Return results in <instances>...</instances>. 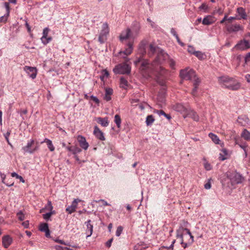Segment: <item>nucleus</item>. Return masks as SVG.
Here are the masks:
<instances>
[{
	"instance_id": "a19ab883",
	"label": "nucleus",
	"mask_w": 250,
	"mask_h": 250,
	"mask_svg": "<svg viewBox=\"0 0 250 250\" xmlns=\"http://www.w3.org/2000/svg\"><path fill=\"white\" fill-rule=\"evenodd\" d=\"M205 163L204 164V167L207 170H210L212 169V167L211 165L206 161L205 159Z\"/></svg>"
},
{
	"instance_id": "f3484780",
	"label": "nucleus",
	"mask_w": 250,
	"mask_h": 250,
	"mask_svg": "<svg viewBox=\"0 0 250 250\" xmlns=\"http://www.w3.org/2000/svg\"><path fill=\"white\" fill-rule=\"evenodd\" d=\"M131 37V30L129 28H127L125 30L122 31L120 35V40L123 42L124 40L128 39Z\"/></svg>"
},
{
	"instance_id": "aec40b11",
	"label": "nucleus",
	"mask_w": 250,
	"mask_h": 250,
	"mask_svg": "<svg viewBox=\"0 0 250 250\" xmlns=\"http://www.w3.org/2000/svg\"><path fill=\"white\" fill-rule=\"evenodd\" d=\"M214 21V18L210 15H208L203 19L202 23L204 25H208L213 23Z\"/></svg>"
},
{
	"instance_id": "f03ea898",
	"label": "nucleus",
	"mask_w": 250,
	"mask_h": 250,
	"mask_svg": "<svg viewBox=\"0 0 250 250\" xmlns=\"http://www.w3.org/2000/svg\"><path fill=\"white\" fill-rule=\"evenodd\" d=\"M168 59V55L163 50H158L155 59L152 62V65H155L158 68V74L160 75L164 74L166 69L161 65Z\"/></svg>"
},
{
	"instance_id": "20e7f679",
	"label": "nucleus",
	"mask_w": 250,
	"mask_h": 250,
	"mask_svg": "<svg viewBox=\"0 0 250 250\" xmlns=\"http://www.w3.org/2000/svg\"><path fill=\"white\" fill-rule=\"evenodd\" d=\"M113 71L116 74H129L131 71V67L126 62H124L116 65Z\"/></svg>"
},
{
	"instance_id": "2eb2a0df",
	"label": "nucleus",
	"mask_w": 250,
	"mask_h": 250,
	"mask_svg": "<svg viewBox=\"0 0 250 250\" xmlns=\"http://www.w3.org/2000/svg\"><path fill=\"white\" fill-rule=\"evenodd\" d=\"M34 140L33 139H31L28 142L26 146L22 147V150L24 151V153H29L30 154L33 153V148H32L31 147L34 144Z\"/></svg>"
},
{
	"instance_id": "473e14b6",
	"label": "nucleus",
	"mask_w": 250,
	"mask_h": 250,
	"mask_svg": "<svg viewBox=\"0 0 250 250\" xmlns=\"http://www.w3.org/2000/svg\"><path fill=\"white\" fill-rule=\"evenodd\" d=\"M194 55L200 60H204L206 58V55L201 51H195Z\"/></svg>"
},
{
	"instance_id": "0e129e2a",
	"label": "nucleus",
	"mask_w": 250,
	"mask_h": 250,
	"mask_svg": "<svg viewBox=\"0 0 250 250\" xmlns=\"http://www.w3.org/2000/svg\"><path fill=\"white\" fill-rule=\"evenodd\" d=\"M7 16L6 17L5 16H1L0 17V22H5L7 20Z\"/></svg>"
},
{
	"instance_id": "f257e3e1",
	"label": "nucleus",
	"mask_w": 250,
	"mask_h": 250,
	"mask_svg": "<svg viewBox=\"0 0 250 250\" xmlns=\"http://www.w3.org/2000/svg\"><path fill=\"white\" fill-rule=\"evenodd\" d=\"M180 75L183 79L186 80L193 81L194 88L192 90L191 94L194 96H195L198 86L200 83V81L199 78L196 77L195 72L192 69H190L188 71L187 69L181 70L180 71Z\"/></svg>"
},
{
	"instance_id": "ea45409f",
	"label": "nucleus",
	"mask_w": 250,
	"mask_h": 250,
	"mask_svg": "<svg viewBox=\"0 0 250 250\" xmlns=\"http://www.w3.org/2000/svg\"><path fill=\"white\" fill-rule=\"evenodd\" d=\"M167 62L169 65V66L171 68H174V66L175 65V61L172 59H170L168 58V59H167Z\"/></svg>"
},
{
	"instance_id": "4d7b16f0",
	"label": "nucleus",
	"mask_w": 250,
	"mask_h": 250,
	"mask_svg": "<svg viewBox=\"0 0 250 250\" xmlns=\"http://www.w3.org/2000/svg\"><path fill=\"white\" fill-rule=\"evenodd\" d=\"M113 239L112 238L111 239H110L109 240H108L106 243H105V246L108 247V248H109L111 247V243L113 241Z\"/></svg>"
},
{
	"instance_id": "2f4dec72",
	"label": "nucleus",
	"mask_w": 250,
	"mask_h": 250,
	"mask_svg": "<svg viewBox=\"0 0 250 250\" xmlns=\"http://www.w3.org/2000/svg\"><path fill=\"white\" fill-rule=\"evenodd\" d=\"M147 44L146 40H143L139 44V49L143 53H146L145 46Z\"/></svg>"
},
{
	"instance_id": "7ed1b4c3",
	"label": "nucleus",
	"mask_w": 250,
	"mask_h": 250,
	"mask_svg": "<svg viewBox=\"0 0 250 250\" xmlns=\"http://www.w3.org/2000/svg\"><path fill=\"white\" fill-rule=\"evenodd\" d=\"M220 83L223 84L222 87L232 90H237L241 87V84L236 80L228 76L219 77Z\"/></svg>"
},
{
	"instance_id": "69168bd1",
	"label": "nucleus",
	"mask_w": 250,
	"mask_h": 250,
	"mask_svg": "<svg viewBox=\"0 0 250 250\" xmlns=\"http://www.w3.org/2000/svg\"><path fill=\"white\" fill-rule=\"evenodd\" d=\"M199 8L201 9H204L206 10L208 8V6L205 3H203L202 5L199 7Z\"/></svg>"
},
{
	"instance_id": "39448f33",
	"label": "nucleus",
	"mask_w": 250,
	"mask_h": 250,
	"mask_svg": "<svg viewBox=\"0 0 250 250\" xmlns=\"http://www.w3.org/2000/svg\"><path fill=\"white\" fill-rule=\"evenodd\" d=\"M225 27L228 32L229 33L237 32L239 31L243 30V27L240 24L235 23L234 24L229 23L226 24Z\"/></svg>"
},
{
	"instance_id": "5701e85b",
	"label": "nucleus",
	"mask_w": 250,
	"mask_h": 250,
	"mask_svg": "<svg viewBox=\"0 0 250 250\" xmlns=\"http://www.w3.org/2000/svg\"><path fill=\"white\" fill-rule=\"evenodd\" d=\"M108 33H109V28H108V24L106 22L104 23L103 24L102 30H101L100 34L101 35H104V36L106 37V36L108 34Z\"/></svg>"
},
{
	"instance_id": "e2e57ef3",
	"label": "nucleus",
	"mask_w": 250,
	"mask_h": 250,
	"mask_svg": "<svg viewBox=\"0 0 250 250\" xmlns=\"http://www.w3.org/2000/svg\"><path fill=\"white\" fill-rule=\"evenodd\" d=\"M91 99L97 104H99L100 102L99 99L96 97H95L94 96H91Z\"/></svg>"
},
{
	"instance_id": "423d86ee",
	"label": "nucleus",
	"mask_w": 250,
	"mask_h": 250,
	"mask_svg": "<svg viewBox=\"0 0 250 250\" xmlns=\"http://www.w3.org/2000/svg\"><path fill=\"white\" fill-rule=\"evenodd\" d=\"M141 69L142 70H150L151 72H155L158 73V68L155 65H152V63H149L148 61L144 60L141 63Z\"/></svg>"
},
{
	"instance_id": "58836bf2",
	"label": "nucleus",
	"mask_w": 250,
	"mask_h": 250,
	"mask_svg": "<svg viewBox=\"0 0 250 250\" xmlns=\"http://www.w3.org/2000/svg\"><path fill=\"white\" fill-rule=\"evenodd\" d=\"M239 20V18H238V16L237 15H236V16H235V17H230L229 18L228 17V22H226L225 24H227V23L228 24L231 23L232 20Z\"/></svg>"
},
{
	"instance_id": "bf43d9fd",
	"label": "nucleus",
	"mask_w": 250,
	"mask_h": 250,
	"mask_svg": "<svg viewBox=\"0 0 250 250\" xmlns=\"http://www.w3.org/2000/svg\"><path fill=\"white\" fill-rule=\"evenodd\" d=\"M11 131H8L6 133L4 134L5 138L7 142H8L9 137L10 135Z\"/></svg>"
},
{
	"instance_id": "5fc2aeb1",
	"label": "nucleus",
	"mask_w": 250,
	"mask_h": 250,
	"mask_svg": "<svg viewBox=\"0 0 250 250\" xmlns=\"http://www.w3.org/2000/svg\"><path fill=\"white\" fill-rule=\"evenodd\" d=\"M188 51L189 53L193 55L194 54V52H195L196 51L194 50V47L191 46H188Z\"/></svg>"
},
{
	"instance_id": "4be33fe9",
	"label": "nucleus",
	"mask_w": 250,
	"mask_h": 250,
	"mask_svg": "<svg viewBox=\"0 0 250 250\" xmlns=\"http://www.w3.org/2000/svg\"><path fill=\"white\" fill-rule=\"evenodd\" d=\"M105 92V93L104 99L107 102L109 101L111 99V95L113 94V89L111 88H106Z\"/></svg>"
},
{
	"instance_id": "0eeeda50",
	"label": "nucleus",
	"mask_w": 250,
	"mask_h": 250,
	"mask_svg": "<svg viewBox=\"0 0 250 250\" xmlns=\"http://www.w3.org/2000/svg\"><path fill=\"white\" fill-rule=\"evenodd\" d=\"M229 177L232 185L240 184L244 180L242 175L238 173H233Z\"/></svg>"
},
{
	"instance_id": "1a4fd4ad",
	"label": "nucleus",
	"mask_w": 250,
	"mask_h": 250,
	"mask_svg": "<svg viewBox=\"0 0 250 250\" xmlns=\"http://www.w3.org/2000/svg\"><path fill=\"white\" fill-rule=\"evenodd\" d=\"M24 70L32 79L36 78L37 74V70L36 67L25 66L24 67Z\"/></svg>"
},
{
	"instance_id": "f8f14e48",
	"label": "nucleus",
	"mask_w": 250,
	"mask_h": 250,
	"mask_svg": "<svg viewBox=\"0 0 250 250\" xmlns=\"http://www.w3.org/2000/svg\"><path fill=\"white\" fill-rule=\"evenodd\" d=\"M133 50V42H129L127 44V47L124 51H120L119 54L121 55L124 54L125 56H123V58H125L126 56H128L132 53Z\"/></svg>"
},
{
	"instance_id": "680f3d73",
	"label": "nucleus",
	"mask_w": 250,
	"mask_h": 250,
	"mask_svg": "<svg viewBox=\"0 0 250 250\" xmlns=\"http://www.w3.org/2000/svg\"><path fill=\"white\" fill-rule=\"evenodd\" d=\"M29 223L28 221H26L23 222L22 223V225L25 228H28L29 227Z\"/></svg>"
},
{
	"instance_id": "72a5a7b5",
	"label": "nucleus",
	"mask_w": 250,
	"mask_h": 250,
	"mask_svg": "<svg viewBox=\"0 0 250 250\" xmlns=\"http://www.w3.org/2000/svg\"><path fill=\"white\" fill-rule=\"evenodd\" d=\"M179 230H177V237L180 238L181 239V244L182 245V247L184 249H186L188 246V244L187 243L184 242L183 235L182 234H179Z\"/></svg>"
},
{
	"instance_id": "c03bdc74",
	"label": "nucleus",
	"mask_w": 250,
	"mask_h": 250,
	"mask_svg": "<svg viewBox=\"0 0 250 250\" xmlns=\"http://www.w3.org/2000/svg\"><path fill=\"white\" fill-rule=\"evenodd\" d=\"M82 151V150L80 148L77 146H73V154L74 155H76L78 153H80Z\"/></svg>"
},
{
	"instance_id": "bb28decb",
	"label": "nucleus",
	"mask_w": 250,
	"mask_h": 250,
	"mask_svg": "<svg viewBox=\"0 0 250 250\" xmlns=\"http://www.w3.org/2000/svg\"><path fill=\"white\" fill-rule=\"evenodd\" d=\"M241 136L245 140L247 141H250V132H249L247 129H244L242 131Z\"/></svg>"
},
{
	"instance_id": "9b49d317",
	"label": "nucleus",
	"mask_w": 250,
	"mask_h": 250,
	"mask_svg": "<svg viewBox=\"0 0 250 250\" xmlns=\"http://www.w3.org/2000/svg\"><path fill=\"white\" fill-rule=\"evenodd\" d=\"M77 140L79 143L80 146L83 149L87 150L89 147V144L87 142L85 138L82 135H78Z\"/></svg>"
},
{
	"instance_id": "13d9d810",
	"label": "nucleus",
	"mask_w": 250,
	"mask_h": 250,
	"mask_svg": "<svg viewBox=\"0 0 250 250\" xmlns=\"http://www.w3.org/2000/svg\"><path fill=\"white\" fill-rule=\"evenodd\" d=\"M55 249L56 250H68V249L67 248H63L60 246H56Z\"/></svg>"
},
{
	"instance_id": "a211bd4d",
	"label": "nucleus",
	"mask_w": 250,
	"mask_h": 250,
	"mask_svg": "<svg viewBox=\"0 0 250 250\" xmlns=\"http://www.w3.org/2000/svg\"><path fill=\"white\" fill-rule=\"evenodd\" d=\"M39 230L41 231L45 232L46 237H50V230L49 229L47 223H43L41 224L39 227Z\"/></svg>"
},
{
	"instance_id": "4c0bfd02",
	"label": "nucleus",
	"mask_w": 250,
	"mask_h": 250,
	"mask_svg": "<svg viewBox=\"0 0 250 250\" xmlns=\"http://www.w3.org/2000/svg\"><path fill=\"white\" fill-rule=\"evenodd\" d=\"M54 211H50V212L46 213L45 214H43L42 215L43 218L44 219L46 220H48L50 219L51 215L54 214Z\"/></svg>"
},
{
	"instance_id": "7c9ffc66",
	"label": "nucleus",
	"mask_w": 250,
	"mask_h": 250,
	"mask_svg": "<svg viewBox=\"0 0 250 250\" xmlns=\"http://www.w3.org/2000/svg\"><path fill=\"white\" fill-rule=\"evenodd\" d=\"M212 141L216 144H219L220 140L218 136L212 133H210L208 135Z\"/></svg>"
},
{
	"instance_id": "f704fd0d",
	"label": "nucleus",
	"mask_w": 250,
	"mask_h": 250,
	"mask_svg": "<svg viewBox=\"0 0 250 250\" xmlns=\"http://www.w3.org/2000/svg\"><path fill=\"white\" fill-rule=\"evenodd\" d=\"M154 121V118L152 115H148L146 119V124L147 125H150Z\"/></svg>"
},
{
	"instance_id": "3c124183",
	"label": "nucleus",
	"mask_w": 250,
	"mask_h": 250,
	"mask_svg": "<svg viewBox=\"0 0 250 250\" xmlns=\"http://www.w3.org/2000/svg\"><path fill=\"white\" fill-rule=\"evenodd\" d=\"M4 7H5L6 11H7V16L9 15V12H10V6H9V3L7 2H5L4 3Z\"/></svg>"
},
{
	"instance_id": "774afa93",
	"label": "nucleus",
	"mask_w": 250,
	"mask_h": 250,
	"mask_svg": "<svg viewBox=\"0 0 250 250\" xmlns=\"http://www.w3.org/2000/svg\"><path fill=\"white\" fill-rule=\"evenodd\" d=\"M245 78L248 82L250 83V74H248L246 75Z\"/></svg>"
},
{
	"instance_id": "09e8293b",
	"label": "nucleus",
	"mask_w": 250,
	"mask_h": 250,
	"mask_svg": "<svg viewBox=\"0 0 250 250\" xmlns=\"http://www.w3.org/2000/svg\"><path fill=\"white\" fill-rule=\"evenodd\" d=\"M248 120H249L248 118H247L246 117L238 118L239 123L241 124V125H243V126H244L245 125L243 124L242 121L247 122V121H248Z\"/></svg>"
},
{
	"instance_id": "4468645a",
	"label": "nucleus",
	"mask_w": 250,
	"mask_h": 250,
	"mask_svg": "<svg viewBox=\"0 0 250 250\" xmlns=\"http://www.w3.org/2000/svg\"><path fill=\"white\" fill-rule=\"evenodd\" d=\"M93 134L97 139L101 141L105 140V138L103 132L99 129V128L97 125L95 126L94 127Z\"/></svg>"
},
{
	"instance_id": "b1692460",
	"label": "nucleus",
	"mask_w": 250,
	"mask_h": 250,
	"mask_svg": "<svg viewBox=\"0 0 250 250\" xmlns=\"http://www.w3.org/2000/svg\"><path fill=\"white\" fill-rule=\"evenodd\" d=\"M43 143H45L46 144L47 147L50 151L52 152L55 150V147L54 146L52 142L50 140L47 138H45L42 142H41V144Z\"/></svg>"
},
{
	"instance_id": "cd10ccee",
	"label": "nucleus",
	"mask_w": 250,
	"mask_h": 250,
	"mask_svg": "<svg viewBox=\"0 0 250 250\" xmlns=\"http://www.w3.org/2000/svg\"><path fill=\"white\" fill-rule=\"evenodd\" d=\"M128 86V83L125 78H120V87L122 88L126 89Z\"/></svg>"
},
{
	"instance_id": "338daca9",
	"label": "nucleus",
	"mask_w": 250,
	"mask_h": 250,
	"mask_svg": "<svg viewBox=\"0 0 250 250\" xmlns=\"http://www.w3.org/2000/svg\"><path fill=\"white\" fill-rule=\"evenodd\" d=\"M170 32L175 37H176V36H178L175 30L173 28L171 29Z\"/></svg>"
},
{
	"instance_id": "49530a36",
	"label": "nucleus",
	"mask_w": 250,
	"mask_h": 250,
	"mask_svg": "<svg viewBox=\"0 0 250 250\" xmlns=\"http://www.w3.org/2000/svg\"><path fill=\"white\" fill-rule=\"evenodd\" d=\"M250 62V52L248 53L245 57V63L247 64Z\"/></svg>"
},
{
	"instance_id": "ddd939ff",
	"label": "nucleus",
	"mask_w": 250,
	"mask_h": 250,
	"mask_svg": "<svg viewBox=\"0 0 250 250\" xmlns=\"http://www.w3.org/2000/svg\"><path fill=\"white\" fill-rule=\"evenodd\" d=\"M236 12L237 14L238 18H239V20H247L248 18L247 14L246 12L245 9L242 7H239L237 8Z\"/></svg>"
},
{
	"instance_id": "603ef678",
	"label": "nucleus",
	"mask_w": 250,
	"mask_h": 250,
	"mask_svg": "<svg viewBox=\"0 0 250 250\" xmlns=\"http://www.w3.org/2000/svg\"><path fill=\"white\" fill-rule=\"evenodd\" d=\"M154 112L155 113H157V114H158L159 116H161V115H166V113L162 110H155L154 111Z\"/></svg>"
},
{
	"instance_id": "412c9836",
	"label": "nucleus",
	"mask_w": 250,
	"mask_h": 250,
	"mask_svg": "<svg viewBox=\"0 0 250 250\" xmlns=\"http://www.w3.org/2000/svg\"><path fill=\"white\" fill-rule=\"evenodd\" d=\"M91 221L90 220H88L85 223L86 224V234H87V237H90L93 232V225L91 224Z\"/></svg>"
},
{
	"instance_id": "6e6552de",
	"label": "nucleus",
	"mask_w": 250,
	"mask_h": 250,
	"mask_svg": "<svg viewBox=\"0 0 250 250\" xmlns=\"http://www.w3.org/2000/svg\"><path fill=\"white\" fill-rule=\"evenodd\" d=\"M49 30H50L48 27L44 28L43 30L42 36L41 39L42 43L44 45L47 44L52 39L51 37H49L48 36Z\"/></svg>"
},
{
	"instance_id": "a18cd8bd",
	"label": "nucleus",
	"mask_w": 250,
	"mask_h": 250,
	"mask_svg": "<svg viewBox=\"0 0 250 250\" xmlns=\"http://www.w3.org/2000/svg\"><path fill=\"white\" fill-rule=\"evenodd\" d=\"M17 215L18 216V218L20 221H23L24 219V215L21 211L18 212Z\"/></svg>"
},
{
	"instance_id": "393cba45",
	"label": "nucleus",
	"mask_w": 250,
	"mask_h": 250,
	"mask_svg": "<svg viewBox=\"0 0 250 250\" xmlns=\"http://www.w3.org/2000/svg\"><path fill=\"white\" fill-rule=\"evenodd\" d=\"M97 122L101 124L103 126L106 127L108 125V121L107 117L101 118L99 117L97 118Z\"/></svg>"
},
{
	"instance_id": "8fccbe9b",
	"label": "nucleus",
	"mask_w": 250,
	"mask_h": 250,
	"mask_svg": "<svg viewBox=\"0 0 250 250\" xmlns=\"http://www.w3.org/2000/svg\"><path fill=\"white\" fill-rule=\"evenodd\" d=\"M96 203L102 202L104 206H109L110 205L108 204L106 201L104 199H100L98 201H95Z\"/></svg>"
},
{
	"instance_id": "6ab92c4d",
	"label": "nucleus",
	"mask_w": 250,
	"mask_h": 250,
	"mask_svg": "<svg viewBox=\"0 0 250 250\" xmlns=\"http://www.w3.org/2000/svg\"><path fill=\"white\" fill-rule=\"evenodd\" d=\"M175 109L178 112L187 115L188 113L189 109L181 104H177L175 106Z\"/></svg>"
},
{
	"instance_id": "052dcab7",
	"label": "nucleus",
	"mask_w": 250,
	"mask_h": 250,
	"mask_svg": "<svg viewBox=\"0 0 250 250\" xmlns=\"http://www.w3.org/2000/svg\"><path fill=\"white\" fill-rule=\"evenodd\" d=\"M103 75L105 77H108L109 74L106 69H104L102 71Z\"/></svg>"
},
{
	"instance_id": "c85d7f7f",
	"label": "nucleus",
	"mask_w": 250,
	"mask_h": 250,
	"mask_svg": "<svg viewBox=\"0 0 250 250\" xmlns=\"http://www.w3.org/2000/svg\"><path fill=\"white\" fill-rule=\"evenodd\" d=\"M187 115H189L194 121H198L199 120V117L197 113L189 109L188 113L187 114Z\"/></svg>"
},
{
	"instance_id": "c756f323",
	"label": "nucleus",
	"mask_w": 250,
	"mask_h": 250,
	"mask_svg": "<svg viewBox=\"0 0 250 250\" xmlns=\"http://www.w3.org/2000/svg\"><path fill=\"white\" fill-rule=\"evenodd\" d=\"M157 48L154 46L152 44H150L149 46V49L148 51V55L149 57H152L155 52H156Z\"/></svg>"
},
{
	"instance_id": "e433bc0d",
	"label": "nucleus",
	"mask_w": 250,
	"mask_h": 250,
	"mask_svg": "<svg viewBox=\"0 0 250 250\" xmlns=\"http://www.w3.org/2000/svg\"><path fill=\"white\" fill-rule=\"evenodd\" d=\"M11 176L13 177H16L17 179H19L22 183H24L25 181L23 178L20 175H19L17 173L14 172L11 173Z\"/></svg>"
},
{
	"instance_id": "79ce46f5",
	"label": "nucleus",
	"mask_w": 250,
	"mask_h": 250,
	"mask_svg": "<svg viewBox=\"0 0 250 250\" xmlns=\"http://www.w3.org/2000/svg\"><path fill=\"white\" fill-rule=\"evenodd\" d=\"M45 209H47L50 211H52L53 207L52 205V203L50 201H48L47 204L45 207Z\"/></svg>"
},
{
	"instance_id": "6e6d98bb",
	"label": "nucleus",
	"mask_w": 250,
	"mask_h": 250,
	"mask_svg": "<svg viewBox=\"0 0 250 250\" xmlns=\"http://www.w3.org/2000/svg\"><path fill=\"white\" fill-rule=\"evenodd\" d=\"M204 187L207 189H209L211 188L210 179L208 180V182L205 184Z\"/></svg>"
},
{
	"instance_id": "37998d69",
	"label": "nucleus",
	"mask_w": 250,
	"mask_h": 250,
	"mask_svg": "<svg viewBox=\"0 0 250 250\" xmlns=\"http://www.w3.org/2000/svg\"><path fill=\"white\" fill-rule=\"evenodd\" d=\"M123 230V228L122 226H119L117 227L116 231V235L117 236H119L121 234Z\"/></svg>"
},
{
	"instance_id": "a878e982",
	"label": "nucleus",
	"mask_w": 250,
	"mask_h": 250,
	"mask_svg": "<svg viewBox=\"0 0 250 250\" xmlns=\"http://www.w3.org/2000/svg\"><path fill=\"white\" fill-rule=\"evenodd\" d=\"M76 202L73 201L71 206L68 207L66 208V211L69 213L71 214L72 213L75 211L77 208V206L76 205Z\"/></svg>"
},
{
	"instance_id": "9d476101",
	"label": "nucleus",
	"mask_w": 250,
	"mask_h": 250,
	"mask_svg": "<svg viewBox=\"0 0 250 250\" xmlns=\"http://www.w3.org/2000/svg\"><path fill=\"white\" fill-rule=\"evenodd\" d=\"M235 47L237 49L244 50L250 48V42L246 40H243L239 42L236 45Z\"/></svg>"
},
{
	"instance_id": "dca6fc26",
	"label": "nucleus",
	"mask_w": 250,
	"mask_h": 250,
	"mask_svg": "<svg viewBox=\"0 0 250 250\" xmlns=\"http://www.w3.org/2000/svg\"><path fill=\"white\" fill-rule=\"evenodd\" d=\"M12 238L8 235L3 236L2 243L5 248H7L12 243Z\"/></svg>"
},
{
	"instance_id": "c9c22d12",
	"label": "nucleus",
	"mask_w": 250,
	"mask_h": 250,
	"mask_svg": "<svg viewBox=\"0 0 250 250\" xmlns=\"http://www.w3.org/2000/svg\"><path fill=\"white\" fill-rule=\"evenodd\" d=\"M114 122L116 124L117 127L120 128L121 124V119L120 116L118 114L115 115L114 117Z\"/></svg>"
},
{
	"instance_id": "de8ad7c7",
	"label": "nucleus",
	"mask_w": 250,
	"mask_h": 250,
	"mask_svg": "<svg viewBox=\"0 0 250 250\" xmlns=\"http://www.w3.org/2000/svg\"><path fill=\"white\" fill-rule=\"evenodd\" d=\"M106 40V37L104 36V35H101L100 34L98 38V41L101 43H103Z\"/></svg>"
},
{
	"instance_id": "864d4df0",
	"label": "nucleus",
	"mask_w": 250,
	"mask_h": 250,
	"mask_svg": "<svg viewBox=\"0 0 250 250\" xmlns=\"http://www.w3.org/2000/svg\"><path fill=\"white\" fill-rule=\"evenodd\" d=\"M226 22H228V14H227L225 15L223 19L220 21V23L225 25Z\"/></svg>"
}]
</instances>
